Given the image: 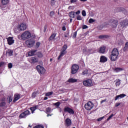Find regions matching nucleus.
<instances>
[{"mask_svg": "<svg viewBox=\"0 0 128 128\" xmlns=\"http://www.w3.org/2000/svg\"><path fill=\"white\" fill-rule=\"evenodd\" d=\"M32 34L28 31L24 32L22 35L21 38L22 40H28L31 38Z\"/></svg>", "mask_w": 128, "mask_h": 128, "instance_id": "1", "label": "nucleus"}, {"mask_svg": "<svg viewBox=\"0 0 128 128\" xmlns=\"http://www.w3.org/2000/svg\"><path fill=\"white\" fill-rule=\"evenodd\" d=\"M94 106V104L92 102H88L84 105V108L87 110H90Z\"/></svg>", "mask_w": 128, "mask_h": 128, "instance_id": "2", "label": "nucleus"}, {"mask_svg": "<svg viewBox=\"0 0 128 128\" xmlns=\"http://www.w3.org/2000/svg\"><path fill=\"white\" fill-rule=\"evenodd\" d=\"M36 68L38 72H39V74H44L46 72V69H44V68L40 65L37 66H36Z\"/></svg>", "mask_w": 128, "mask_h": 128, "instance_id": "3", "label": "nucleus"}, {"mask_svg": "<svg viewBox=\"0 0 128 128\" xmlns=\"http://www.w3.org/2000/svg\"><path fill=\"white\" fill-rule=\"evenodd\" d=\"M79 69L80 66L76 64L72 65V66L71 74H76Z\"/></svg>", "mask_w": 128, "mask_h": 128, "instance_id": "4", "label": "nucleus"}, {"mask_svg": "<svg viewBox=\"0 0 128 128\" xmlns=\"http://www.w3.org/2000/svg\"><path fill=\"white\" fill-rule=\"evenodd\" d=\"M82 84L84 86H92V81L91 79H88L83 81Z\"/></svg>", "mask_w": 128, "mask_h": 128, "instance_id": "5", "label": "nucleus"}, {"mask_svg": "<svg viewBox=\"0 0 128 128\" xmlns=\"http://www.w3.org/2000/svg\"><path fill=\"white\" fill-rule=\"evenodd\" d=\"M30 114V112L28 110H27L23 112H22L19 116L20 118H26Z\"/></svg>", "mask_w": 128, "mask_h": 128, "instance_id": "6", "label": "nucleus"}, {"mask_svg": "<svg viewBox=\"0 0 128 128\" xmlns=\"http://www.w3.org/2000/svg\"><path fill=\"white\" fill-rule=\"evenodd\" d=\"M26 44H27L29 48H32V46L34 44V40L33 38L27 40Z\"/></svg>", "mask_w": 128, "mask_h": 128, "instance_id": "7", "label": "nucleus"}, {"mask_svg": "<svg viewBox=\"0 0 128 128\" xmlns=\"http://www.w3.org/2000/svg\"><path fill=\"white\" fill-rule=\"evenodd\" d=\"M6 98L5 97H3L0 100V108H4L6 106Z\"/></svg>", "mask_w": 128, "mask_h": 128, "instance_id": "8", "label": "nucleus"}, {"mask_svg": "<svg viewBox=\"0 0 128 128\" xmlns=\"http://www.w3.org/2000/svg\"><path fill=\"white\" fill-rule=\"evenodd\" d=\"M64 110V112H68V114H74V110L68 106L65 107Z\"/></svg>", "mask_w": 128, "mask_h": 128, "instance_id": "9", "label": "nucleus"}, {"mask_svg": "<svg viewBox=\"0 0 128 128\" xmlns=\"http://www.w3.org/2000/svg\"><path fill=\"white\" fill-rule=\"evenodd\" d=\"M118 20H112L110 23V26L112 28H116L118 26Z\"/></svg>", "mask_w": 128, "mask_h": 128, "instance_id": "10", "label": "nucleus"}, {"mask_svg": "<svg viewBox=\"0 0 128 128\" xmlns=\"http://www.w3.org/2000/svg\"><path fill=\"white\" fill-rule=\"evenodd\" d=\"M18 28V30H26V24L25 23H22Z\"/></svg>", "mask_w": 128, "mask_h": 128, "instance_id": "11", "label": "nucleus"}, {"mask_svg": "<svg viewBox=\"0 0 128 128\" xmlns=\"http://www.w3.org/2000/svg\"><path fill=\"white\" fill-rule=\"evenodd\" d=\"M106 47L105 46H102L98 50L100 54H106Z\"/></svg>", "mask_w": 128, "mask_h": 128, "instance_id": "12", "label": "nucleus"}, {"mask_svg": "<svg viewBox=\"0 0 128 128\" xmlns=\"http://www.w3.org/2000/svg\"><path fill=\"white\" fill-rule=\"evenodd\" d=\"M7 42L9 46H12V44H14V40L13 37H8L7 38Z\"/></svg>", "mask_w": 128, "mask_h": 128, "instance_id": "13", "label": "nucleus"}, {"mask_svg": "<svg viewBox=\"0 0 128 128\" xmlns=\"http://www.w3.org/2000/svg\"><path fill=\"white\" fill-rule=\"evenodd\" d=\"M120 26H121L122 28H126V26H128V20H126L122 21L120 22Z\"/></svg>", "mask_w": 128, "mask_h": 128, "instance_id": "14", "label": "nucleus"}, {"mask_svg": "<svg viewBox=\"0 0 128 128\" xmlns=\"http://www.w3.org/2000/svg\"><path fill=\"white\" fill-rule=\"evenodd\" d=\"M78 82V80L74 78H70L66 82V84H68L70 82L73 84L74 82Z\"/></svg>", "mask_w": 128, "mask_h": 128, "instance_id": "15", "label": "nucleus"}, {"mask_svg": "<svg viewBox=\"0 0 128 128\" xmlns=\"http://www.w3.org/2000/svg\"><path fill=\"white\" fill-rule=\"evenodd\" d=\"M124 96H126V94H120V95L116 96L115 97L114 100H120V98H124Z\"/></svg>", "mask_w": 128, "mask_h": 128, "instance_id": "16", "label": "nucleus"}, {"mask_svg": "<svg viewBox=\"0 0 128 128\" xmlns=\"http://www.w3.org/2000/svg\"><path fill=\"white\" fill-rule=\"evenodd\" d=\"M118 56L117 55H114V54H111L110 55V60L112 62H116L118 58Z\"/></svg>", "mask_w": 128, "mask_h": 128, "instance_id": "17", "label": "nucleus"}, {"mask_svg": "<svg viewBox=\"0 0 128 128\" xmlns=\"http://www.w3.org/2000/svg\"><path fill=\"white\" fill-rule=\"evenodd\" d=\"M14 100H13L14 102H16L17 100H18L20 98V94H16L14 96Z\"/></svg>", "mask_w": 128, "mask_h": 128, "instance_id": "18", "label": "nucleus"}, {"mask_svg": "<svg viewBox=\"0 0 128 128\" xmlns=\"http://www.w3.org/2000/svg\"><path fill=\"white\" fill-rule=\"evenodd\" d=\"M65 123L66 124V126H70L72 124V120L68 118L66 120Z\"/></svg>", "mask_w": 128, "mask_h": 128, "instance_id": "19", "label": "nucleus"}, {"mask_svg": "<svg viewBox=\"0 0 128 128\" xmlns=\"http://www.w3.org/2000/svg\"><path fill=\"white\" fill-rule=\"evenodd\" d=\"M108 62V58L106 56H102L100 58V62Z\"/></svg>", "mask_w": 128, "mask_h": 128, "instance_id": "20", "label": "nucleus"}, {"mask_svg": "<svg viewBox=\"0 0 128 128\" xmlns=\"http://www.w3.org/2000/svg\"><path fill=\"white\" fill-rule=\"evenodd\" d=\"M112 54L118 56V48H114L113 49L112 52Z\"/></svg>", "mask_w": 128, "mask_h": 128, "instance_id": "21", "label": "nucleus"}, {"mask_svg": "<svg viewBox=\"0 0 128 128\" xmlns=\"http://www.w3.org/2000/svg\"><path fill=\"white\" fill-rule=\"evenodd\" d=\"M69 16L72 18H76V12L72 11L69 13Z\"/></svg>", "mask_w": 128, "mask_h": 128, "instance_id": "22", "label": "nucleus"}, {"mask_svg": "<svg viewBox=\"0 0 128 128\" xmlns=\"http://www.w3.org/2000/svg\"><path fill=\"white\" fill-rule=\"evenodd\" d=\"M66 54V51H62L61 50L60 54V56H58V59L60 60V58H62V56H64Z\"/></svg>", "mask_w": 128, "mask_h": 128, "instance_id": "23", "label": "nucleus"}, {"mask_svg": "<svg viewBox=\"0 0 128 128\" xmlns=\"http://www.w3.org/2000/svg\"><path fill=\"white\" fill-rule=\"evenodd\" d=\"M10 2V0H1V4L2 6H6Z\"/></svg>", "mask_w": 128, "mask_h": 128, "instance_id": "24", "label": "nucleus"}, {"mask_svg": "<svg viewBox=\"0 0 128 128\" xmlns=\"http://www.w3.org/2000/svg\"><path fill=\"white\" fill-rule=\"evenodd\" d=\"M114 70L115 72H120L124 70V68H114Z\"/></svg>", "mask_w": 128, "mask_h": 128, "instance_id": "25", "label": "nucleus"}, {"mask_svg": "<svg viewBox=\"0 0 128 128\" xmlns=\"http://www.w3.org/2000/svg\"><path fill=\"white\" fill-rule=\"evenodd\" d=\"M36 52V50H32L28 53V56H32Z\"/></svg>", "mask_w": 128, "mask_h": 128, "instance_id": "26", "label": "nucleus"}, {"mask_svg": "<svg viewBox=\"0 0 128 128\" xmlns=\"http://www.w3.org/2000/svg\"><path fill=\"white\" fill-rule=\"evenodd\" d=\"M38 106H34L30 108V110L32 111V113L34 114V110H38Z\"/></svg>", "mask_w": 128, "mask_h": 128, "instance_id": "27", "label": "nucleus"}, {"mask_svg": "<svg viewBox=\"0 0 128 128\" xmlns=\"http://www.w3.org/2000/svg\"><path fill=\"white\" fill-rule=\"evenodd\" d=\"M56 36V34H53L52 36L49 38V40H54V38Z\"/></svg>", "mask_w": 128, "mask_h": 128, "instance_id": "28", "label": "nucleus"}, {"mask_svg": "<svg viewBox=\"0 0 128 128\" xmlns=\"http://www.w3.org/2000/svg\"><path fill=\"white\" fill-rule=\"evenodd\" d=\"M115 82L116 86L117 88H118V86H120V79L116 80Z\"/></svg>", "mask_w": 128, "mask_h": 128, "instance_id": "29", "label": "nucleus"}, {"mask_svg": "<svg viewBox=\"0 0 128 128\" xmlns=\"http://www.w3.org/2000/svg\"><path fill=\"white\" fill-rule=\"evenodd\" d=\"M128 50V42H126L125 44V46L123 48L124 52H126Z\"/></svg>", "mask_w": 128, "mask_h": 128, "instance_id": "30", "label": "nucleus"}, {"mask_svg": "<svg viewBox=\"0 0 128 128\" xmlns=\"http://www.w3.org/2000/svg\"><path fill=\"white\" fill-rule=\"evenodd\" d=\"M31 60L32 62H38V58L34 57H32L31 58Z\"/></svg>", "mask_w": 128, "mask_h": 128, "instance_id": "31", "label": "nucleus"}, {"mask_svg": "<svg viewBox=\"0 0 128 128\" xmlns=\"http://www.w3.org/2000/svg\"><path fill=\"white\" fill-rule=\"evenodd\" d=\"M7 100L8 102V104H10L12 102V96H8V98H7Z\"/></svg>", "mask_w": 128, "mask_h": 128, "instance_id": "32", "label": "nucleus"}, {"mask_svg": "<svg viewBox=\"0 0 128 128\" xmlns=\"http://www.w3.org/2000/svg\"><path fill=\"white\" fill-rule=\"evenodd\" d=\"M66 48H68V46L66 44H64L61 50L64 52H66Z\"/></svg>", "mask_w": 128, "mask_h": 128, "instance_id": "33", "label": "nucleus"}, {"mask_svg": "<svg viewBox=\"0 0 128 128\" xmlns=\"http://www.w3.org/2000/svg\"><path fill=\"white\" fill-rule=\"evenodd\" d=\"M99 38H108V36L106 35H100L98 36Z\"/></svg>", "mask_w": 128, "mask_h": 128, "instance_id": "34", "label": "nucleus"}, {"mask_svg": "<svg viewBox=\"0 0 128 128\" xmlns=\"http://www.w3.org/2000/svg\"><path fill=\"white\" fill-rule=\"evenodd\" d=\"M12 50H8L7 52H6V54H8V56H12Z\"/></svg>", "mask_w": 128, "mask_h": 128, "instance_id": "35", "label": "nucleus"}, {"mask_svg": "<svg viewBox=\"0 0 128 128\" xmlns=\"http://www.w3.org/2000/svg\"><path fill=\"white\" fill-rule=\"evenodd\" d=\"M84 54H90V50H84Z\"/></svg>", "mask_w": 128, "mask_h": 128, "instance_id": "36", "label": "nucleus"}, {"mask_svg": "<svg viewBox=\"0 0 128 128\" xmlns=\"http://www.w3.org/2000/svg\"><path fill=\"white\" fill-rule=\"evenodd\" d=\"M52 94H54V92H48L46 93L45 96H52Z\"/></svg>", "mask_w": 128, "mask_h": 128, "instance_id": "37", "label": "nucleus"}, {"mask_svg": "<svg viewBox=\"0 0 128 128\" xmlns=\"http://www.w3.org/2000/svg\"><path fill=\"white\" fill-rule=\"evenodd\" d=\"M46 112H48V113L52 112V108H50V107L46 108Z\"/></svg>", "mask_w": 128, "mask_h": 128, "instance_id": "38", "label": "nucleus"}, {"mask_svg": "<svg viewBox=\"0 0 128 128\" xmlns=\"http://www.w3.org/2000/svg\"><path fill=\"white\" fill-rule=\"evenodd\" d=\"M37 54L38 58H42V56H44L42 54V52H38Z\"/></svg>", "mask_w": 128, "mask_h": 128, "instance_id": "39", "label": "nucleus"}, {"mask_svg": "<svg viewBox=\"0 0 128 128\" xmlns=\"http://www.w3.org/2000/svg\"><path fill=\"white\" fill-rule=\"evenodd\" d=\"M96 22L95 20H94L92 18H90L88 20V22L89 24H92V22Z\"/></svg>", "mask_w": 128, "mask_h": 128, "instance_id": "40", "label": "nucleus"}, {"mask_svg": "<svg viewBox=\"0 0 128 128\" xmlns=\"http://www.w3.org/2000/svg\"><path fill=\"white\" fill-rule=\"evenodd\" d=\"M50 4H51V6H54V4H56V0H51Z\"/></svg>", "mask_w": 128, "mask_h": 128, "instance_id": "41", "label": "nucleus"}, {"mask_svg": "<svg viewBox=\"0 0 128 128\" xmlns=\"http://www.w3.org/2000/svg\"><path fill=\"white\" fill-rule=\"evenodd\" d=\"M76 20H82V16L78 15L76 16Z\"/></svg>", "mask_w": 128, "mask_h": 128, "instance_id": "42", "label": "nucleus"}, {"mask_svg": "<svg viewBox=\"0 0 128 128\" xmlns=\"http://www.w3.org/2000/svg\"><path fill=\"white\" fill-rule=\"evenodd\" d=\"M40 42H36V48H40Z\"/></svg>", "mask_w": 128, "mask_h": 128, "instance_id": "43", "label": "nucleus"}, {"mask_svg": "<svg viewBox=\"0 0 128 128\" xmlns=\"http://www.w3.org/2000/svg\"><path fill=\"white\" fill-rule=\"evenodd\" d=\"M54 15V11H52L50 12V18H52L53 16Z\"/></svg>", "mask_w": 128, "mask_h": 128, "instance_id": "44", "label": "nucleus"}, {"mask_svg": "<svg viewBox=\"0 0 128 128\" xmlns=\"http://www.w3.org/2000/svg\"><path fill=\"white\" fill-rule=\"evenodd\" d=\"M36 92H34L32 94V98H36Z\"/></svg>", "mask_w": 128, "mask_h": 128, "instance_id": "45", "label": "nucleus"}, {"mask_svg": "<svg viewBox=\"0 0 128 128\" xmlns=\"http://www.w3.org/2000/svg\"><path fill=\"white\" fill-rule=\"evenodd\" d=\"M82 16H86V10H83L82 11Z\"/></svg>", "mask_w": 128, "mask_h": 128, "instance_id": "46", "label": "nucleus"}, {"mask_svg": "<svg viewBox=\"0 0 128 128\" xmlns=\"http://www.w3.org/2000/svg\"><path fill=\"white\" fill-rule=\"evenodd\" d=\"M82 76H86V74H88V70H86L82 72Z\"/></svg>", "mask_w": 128, "mask_h": 128, "instance_id": "47", "label": "nucleus"}, {"mask_svg": "<svg viewBox=\"0 0 128 128\" xmlns=\"http://www.w3.org/2000/svg\"><path fill=\"white\" fill-rule=\"evenodd\" d=\"M78 32H75L73 34V38H76V34H77Z\"/></svg>", "mask_w": 128, "mask_h": 128, "instance_id": "48", "label": "nucleus"}, {"mask_svg": "<svg viewBox=\"0 0 128 128\" xmlns=\"http://www.w3.org/2000/svg\"><path fill=\"white\" fill-rule=\"evenodd\" d=\"M104 116H102V117H101V118H98L97 120H98V122H100V121L102 120H104Z\"/></svg>", "mask_w": 128, "mask_h": 128, "instance_id": "49", "label": "nucleus"}, {"mask_svg": "<svg viewBox=\"0 0 128 128\" xmlns=\"http://www.w3.org/2000/svg\"><path fill=\"white\" fill-rule=\"evenodd\" d=\"M8 68H12V64L9 63L8 64Z\"/></svg>", "mask_w": 128, "mask_h": 128, "instance_id": "50", "label": "nucleus"}, {"mask_svg": "<svg viewBox=\"0 0 128 128\" xmlns=\"http://www.w3.org/2000/svg\"><path fill=\"white\" fill-rule=\"evenodd\" d=\"M60 105V102H57L54 104V106H58Z\"/></svg>", "mask_w": 128, "mask_h": 128, "instance_id": "51", "label": "nucleus"}, {"mask_svg": "<svg viewBox=\"0 0 128 128\" xmlns=\"http://www.w3.org/2000/svg\"><path fill=\"white\" fill-rule=\"evenodd\" d=\"M114 116V114H112L110 116H109V117L107 119V120H110V118H112Z\"/></svg>", "mask_w": 128, "mask_h": 128, "instance_id": "52", "label": "nucleus"}, {"mask_svg": "<svg viewBox=\"0 0 128 128\" xmlns=\"http://www.w3.org/2000/svg\"><path fill=\"white\" fill-rule=\"evenodd\" d=\"M88 28V26L86 25H84L82 27L83 30H86V28Z\"/></svg>", "mask_w": 128, "mask_h": 128, "instance_id": "53", "label": "nucleus"}, {"mask_svg": "<svg viewBox=\"0 0 128 128\" xmlns=\"http://www.w3.org/2000/svg\"><path fill=\"white\" fill-rule=\"evenodd\" d=\"M3 66H4V62H0V68H2Z\"/></svg>", "mask_w": 128, "mask_h": 128, "instance_id": "54", "label": "nucleus"}, {"mask_svg": "<svg viewBox=\"0 0 128 128\" xmlns=\"http://www.w3.org/2000/svg\"><path fill=\"white\" fill-rule=\"evenodd\" d=\"M106 102V99L102 100L100 102V104H104V102Z\"/></svg>", "mask_w": 128, "mask_h": 128, "instance_id": "55", "label": "nucleus"}, {"mask_svg": "<svg viewBox=\"0 0 128 128\" xmlns=\"http://www.w3.org/2000/svg\"><path fill=\"white\" fill-rule=\"evenodd\" d=\"M120 106V103H116V104H115V106L116 107H118V106Z\"/></svg>", "mask_w": 128, "mask_h": 128, "instance_id": "56", "label": "nucleus"}, {"mask_svg": "<svg viewBox=\"0 0 128 128\" xmlns=\"http://www.w3.org/2000/svg\"><path fill=\"white\" fill-rule=\"evenodd\" d=\"M46 28H47L46 26H44V32H46Z\"/></svg>", "mask_w": 128, "mask_h": 128, "instance_id": "57", "label": "nucleus"}, {"mask_svg": "<svg viewBox=\"0 0 128 128\" xmlns=\"http://www.w3.org/2000/svg\"><path fill=\"white\" fill-rule=\"evenodd\" d=\"M70 2H72V4L76 2V0H70Z\"/></svg>", "mask_w": 128, "mask_h": 128, "instance_id": "58", "label": "nucleus"}, {"mask_svg": "<svg viewBox=\"0 0 128 128\" xmlns=\"http://www.w3.org/2000/svg\"><path fill=\"white\" fill-rule=\"evenodd\" d=\"M80 14V10H78V12H76V14Z\"/></svg>", "mask_w": 128, "mask_h": 128, "instance_id": "59", "label": "nucleus"}, {"mask_svg": "<svg viewBox=\"0 0 128 128\" xmlns=\"http://www.w3.org/2000/svg\"><path fill=\"white\" fill-rule=\"evenodd\" d=\"M62 30H66V26H64L62 28Z\"/></svg>", "mask_w": 128, "mask_h": 128, "instance_id": "60", "label": "nucleus"}, {"mask_svg": "<svg viewBox=\"0 0 128 128\" xmlns=\"http://www.w3.org/2000/svg\"><path fill=\"white\" fill-rule=\"evenodd\" d=\"M48 97L46 96L44 98V100H48Z\"/></svg>", "mask_w": 128, "mask_h": 128, "instance_id": "61", "label": "nucleus"}, {"mask_svg": "<svg viewBox=\"0 0 128 128\" xmlns=\"http://www.w3.org/2000/svg\"><path fill=\"white\" fill-rule=\"evenodd\" d=\"M80 2H86L87 0H80Z\"/></svg>", "mask_w": 128, "mask_h": 128, "instance_id": "62", "label": "nucleus"}, {"mask_svg": "<svg viewBox=\"0 0 128 128\" xmlns=\"http://www.w3.org/2000/svg\"><path fill=\"white\" fill-rule=\"evenodd\" d=\"M72 22V18L70 19V22Z\"/></svg>", "mask_w": 128, "mask_h": 128, "instance_id": "63", "label": "nucleus"}, {"mask_svg": "<svg viewBox=\"0 0 128 128\" xmlns=\"http://www.w3.org/2000/svg\"><path fill=\"white\" fill-rule=\"evenodd\" d=\"M50 62H52V58L50 59Z\"/></svg>", "mask_w": 128, "mask_h": 128, "instance_id": "64", "label": "nucleus"}]
</instances>
